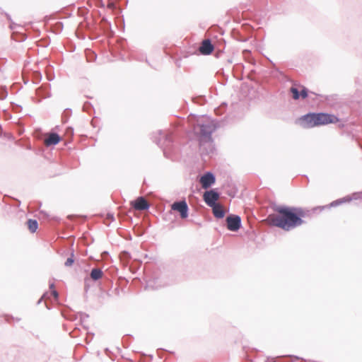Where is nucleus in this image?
I'll list each match as a JSON object with an SVG mask.
<instances>
[{"instance_id":"nucleus-1","label":"nucleus","mask_w":362,"mask_h":362,"mask_svg":"<svg viewBox=\"0 0 362 362\" xmlns=\"http://www.w3.org/2000/svg\"><path fill=\"white\" fill-rule=\"evenodd\" d=\"M276 211L277 214L269 215L265 221L286 231L303 225L305 223L303 219L308 216L302 208L279 206Z\"/></svg>"},{"instance_id":"nucleus-2","label":"nucleus","mask_w":362,"mask_h":362,"mask_svg":"<svg viewBox=\"0 0 362 362\" xmlns=\"http://www.w3.org/2000/svg\"><path fill=\"white\" fill-rule=\"evenodd\" d=\"M338 121L334 115H304L300 119V124L305 128L336 123Z\"/></svg>"},{"instance_id":"nucleus-3","label":"nucleus","mask_w":362,"mask_h":362,"mask_svg":"<svg viewBox=\"0 0 362 362\" xmlns=\"http://www.w3.org/2000/svg\"><path fill=\"white\" fill-rule=\"evenodd\" d=\"M217 125L212 121L202 120L194 127V132L199 138L200 143L211 141V134L216 130Z\"/></svg>"},{"instance_id":"nucleus-4","label":"nucleus","mask_w":362,"mask_h":362,"mask_svg":"<svg viewBox=\"0 0 362 362\" xmlns=\"http://www.w3.org/2000/svg\"><path fill=\"white\" fill-rule=\"evenodd\" d=\"M290 93L293 100L305 99L308 95V89L298 83H293L290 88Z\"/></svg>"},{"instance_id":"nucleus-5","label":"nucleus","mask_w":362,"mask_h":362,"mask_svg":"<svg viewBox=\"0 0 362 362\" xmlns=\"http://www.w3.org/2000/svg\"><path fill=\"white\" fill-rule=\"evenodd\" d=\"M171 209L178 211L182 218H185L188 216V206L185 201L173 203L171 206Z\"/></svg>"},{"instance_id":"nucleus-6","label":"nucleus","mask_w":362,"mask_h":362,"mask_svg":"<svg viewBox=\"0 0 362 362\" xmlns=\"http://www.w3.org/2000/svg\"><path fill=\"white\" fill-rule=\"evenodd\" d=\"M203 199L208 206H212L217 204L219 194L214 190L206 191L204 193Z\"/></svg>"},{"instance_id":"nucleus-7","label":"nucleus","mask_w":362,"mask_h":362,"mask_svg":"<svg viewBox=\"0 0 362 362\" xmlns=\"http://www.w3.org/2000/svg\"><path fill=\"white\" fill-rule=\"evenodd\" d=\"M228 229L236 231L240 227V218L238 216H230L226 218Z\"/></svg>"},{"instance_id":"nucleus-8","label":"nucleus","mask_w":362,"mask_h":362,"mask_svg":"<svg viewBox=\"0 0 362 362\" xmlns=\"http://www.w3.org/2000/svg\"><path fill=\"white\" fill-rule=\"evenodd\" d=\"M131 205L134 209L138 211H144L149 208L148 202L143 197H139L136 200L132 202Z\"/></svg>"},{"instance_id":"nucleus-9","label":"nucleus","mask_w":362,"mask_h":362,"mask_svg":"<svg viewBox=\"0 0 362 362\" xmlns=\"http://www.w3.org/2000/svg\"><path fill=\"white\" fill-rule=\"evenodd\" d=\"M199 182L204 189H207L215 182V177L212 173H207L201 177Z\"/></svg>"},{"instance_id":"nucleus-10","label":"nucleus","mask_w":362,"mask_h":362,"mask_svg":"<svg viewBox=\"0 0 362 362\" xmlns=\"http://www.w3.org/2000/svg\"><path fill=\"white\" fill-rule=\"evenodd\" d=\"M214 46L209 40H204L202 41L201 46L199 48V51L204 55H208L212 53L214 51Z\"/></svg>"},{"instance_id":"nucleus-11","label":"nucleus","mask_w":362,"mask_h":362,"mask_svg":"<svg viewBox=\"0 0 362 362\" xmlns=\"http://www.w3.org/2000/svg\"><path fill=\"white\" fill-rule=\"evenodd\" d=\"M61 141L60 136L56 133H49L46 134L44 144L47 146L56 145Z\"/></svg>"},{"instance_id":"nucleus-12","label":"nucleus","mask_w":362,"mask_h":362,"mask_svg":"<svg viewBox=\"0 0 362 362\" xmlns=\"http://www.w3.org/2000/svg\"><path fill=\"white\" fill-rule=\"evenodd\" d=\"M211 207L212 208L213 214L215 217L221 218L225 216V211L221 204H216Z\"/></svg>"},{"instance_id":"nucleus-13","label":"nucleus","mask_w":362,"mask_h":362,"mask_svg":"<svg viewBox=\"0 0 362 362\" xmlns=\"http://www.w3.org/2000/svg\"><path fill=\"white\" fill-rule=\"evenodd\" d=\"M90 275V278L93 280L97 281L103 277V272H102V270L100 269L94 268L92 269Z\"/></svg>"},{"instance_id":"nucleus-14","label":"nucleus","mask_w":362,"mask_h":362,"mask_svg":"<svg viewBox=\"0 0 362 362\" xmlns=\"http://www.w3.org/2000/svg\"><path fill=\"white\" fill-rule=\"evenodd\" d=\"M27 226L28 228V230L31 233H35L37 230V228H38L37 221L36 220L29 219L27 221Z\"/></svg>"},{"instance_id":"nucleus-15","label":"nucleus","mask_w":362,"mask_h":362,"mask_svg":"<svg viewBox=\"0 0 362 362\" xmlns=\"http://www.w3.org/2000/svg\"><path fill=\"white\" fill-rule=\"evenodd\" d=\"M73 263H74V259L72 257H69L65 262V265L66 267H70L73 264Z\"/></svg>"},{"instance_id":"nucleus-16","label":"nucleus","mask_w":362,"mask_h":362,"mask_svg":"<svg viewBox=\"0 0 362 362\" xmlns=\"http://www.w3.org/2000/svg\"><path fill=\"white\" fill-rule=\"evenodd\" d=\"M52 293L54 296L55 299H57L58 298V293L56 290H52Z\"/></svg>"},{"instance_id":"nucleus-17","label":"nucleus","mask_w":362,"mask_h":362,"mask_svg":"<svg viewBox=\"0 0 362 362\" xmlns=\"http://www.w3.org/2000/svg\"><path fill=\"white\" fill-rule=\"evenodd\" d=\"M49 287H50V289H51L52 291V290H54V284H50Z\"/></svg>"}]
</instances>
